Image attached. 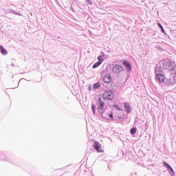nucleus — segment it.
Masks as SVG:
<instances>
[{"label": "nucleus", "instance_id": "obj_1", "mask_svg": "<svg viewBox=\"0 0 176 176\" xmlns=\"http://www.w3.org/2000/svg\"><path fill=\"white\" fill-rule=\"evenodd\" d=\"M102 98L111 101L115 98V94L111 91H105L102 94Z\"/></svg>", "mask_w": 176, "mask_h": 176}, {"label": "nucleus", "instance_id": "obj_2", "mask_svg": "<svg viewBox=\"0 0 176 176\" xmlns=\"http://www.w3.org/2000/svg\"><path fill=\"white\" fill-rule=\"evenodd\" d=\"M94 148L98 153H104V149H102L101 144L100 142L95 141L94 143Z\"/></svg>", "mask_w": 176, "mask_h": 176}, {"label": "nucleus", "instance_id": "obj_3", "mask_svg": "<svg viewBox=\"0 0 176 176\" xmlns=\"http://www.w3.org/2000/svg\"><path fill=\"white\" fill-rule=\"evenodd\" d=\"M104 107H105V102L102 101V98H100L98 99V110L102 111V109H104Z\"/></svg>", "mask_w": 176, "mask_h": 176}, {"label": "nucleus", "instance_id": "obj_4", "mask_svg": "<svg viewBox=\"0 0 176 176\" xmlns=\"http://www.w3.org/2000/svg\"><path fill=\"white\" fill-rule=\"evenodd\" d=\"M113 71H115L116 72H122V71H124V68L123 67V66L119 65H116L113 68Z\"/></svg>", "mask_w": 176, "mask_h": 176}, {"label": "nucleus", "instance_id": "obj_5", "mask_svg": "<svg viewBox=\"0 0 176 176\" xmlns=\"http://www.w3.org/2000/svg\"><path fill=\"white\" fill-rule=\"evenodd\" d=\"M112 80V78H111V74H107L103 78V82L104 83H109Z\"/></svg>", "mask_w": 176, "mask_h": 176}, {"label": "nucleus", "instance_id": "obj_6", "mask_svg": "<svg viewBox=\"0 0 176 176\" xmlns=\"http://www.w3.org/2000/svg\"><path fill=\"white\" fill-rule=\"evenodd\" d=\"M157 78L158 79L159 82H160L161 83H164L166 77L163 74H157Z\"/></svg>", "mask_w": 176, "mask_h": 176}, {"label": "nucleus", "instance_id": "obj_7", "mask_svg": "<svg viewBox=\"0 0 176 176\" xmlns=\"http://www.w3.org/2000/svg\"><path fill=\"white\" fill-rule=\"evenodd\" d=\"M123 65H124V67H126V68H127L129 69V71H131V64H130V63H129V61L124 60Z\"/></svg>", "mask_w": 176, "mask_h": 176}, {"label": "nucleus", "instance_id": "obj_8", "mask_svg": "<svg viewBox=\"0 0 176 176\" xmlns=\"http://www.w3.org/2000/svg\"><path fill=\"white\" fill-rule=\"evenodd\" d=\"M0 52L1 54H3V56L8 54V51H6V49L3 47V46L2 45H0Z\"/></svg>", "mask_w": 176, "mask_h": 176}, {"label": "nucleus", "instance_id": "obj_9", "mask_svg": "<svg viewBox=\"0 0 176 176\" xmlns=\"http://www.w3.org/2000/svg\"><path fill=\"white\" fill-rule=\"evenodd\" d=\"M124 105L126 112L129 113V112H130V109H131V107H130V104H129V103H124Z\"/></svg>", "mask_w": 176, "mask_h": 176}, {"label": "nucleus", "instance_id": "obj_10", "mask_svg": "<svg viewBox=\"0 0 176 176\" xmlns=\"http://www.w3.org/2000/svg\"><path fill=\"white\" fill-rule=\"evenodd\" d=\"M100 65H101V61H98L93 65L92 68H97L98 67H100Z\"/></svg>", "mask_w": 176, "mask_h": 176}, {"label": "nucleus", "instance_id": "obj_11", "mask_svg": "<svg viewBox=\"0 0 176 176\" xmlns=\"http://www.w3.org/2000/svg\"><path fill=\"white\" fill-rule=\"evenodd\" d=\"M156 72H163V67L162 66L157 67Z\"/></svg>", "mask_w": 176, "mask_h": 176}, {"label": "nucleus", "instance_id": "obj_12", "mask_svg": "<svg viewBox=\"0 0 176 176\" xmlns=\"http://www.w3.org/2000/svg\"><path fill=\"white\" fill-rule=\"evenodd\" d=\"M130 133L131 134H135V133H137V128H132L130 130Z\"/></svg>", "mask_w": 176, "mask_h": 176}, {"label": "nucleus", "instance_id": "obj_13", "mask_svg": "<svg viewBox=\"0 0 176 176\" xmlns=\"http://www.w3.org/2000/svg\"><path fill=\"white\" fill-rule=\"evenodd\" d=\"M98 61H100V63L102 64V60H104V56H99L98 57Z\"/></svg>", "mask_w": 176, "mask_h": 176}, {"label": "nucleus", "instance_id": "obj_14", "mask_svg": "<svg viewBox=\"0 0 176 176\" xmlns=\"http://www.w3.org/2000/svg\"><path fill=\"white\" fill-rule=\"evenodd\" d=\"M91 109H92V112H93L94 115H96V105L92 104Z\"/></svg>", "mask_w": 176, "mask_h": 176}, {"label": "nucleus", "instance_id": "obj_15", "mask_svg": "<svg viewBox=\"0 0 176 176\" xmlns=\"http://www.w3.org/2000/svg\"><path fill=\"white\" fill-rule=\"evenodd\" d=\"M157 25L162 30V32H163V34H164V32H166L164 31V29L163 28V26H162V25L160 23H157Z\"/></svg>", "mask_w": 176, "mask_h": 176}, {"label": "nucleus", "instance_id": "obj_16", "mask_svg": "<svg viewBox=\"0 0 176 176\" xmlns=\"http://www.w3.org/2000/svg\"><path fill=\"white\" fill-rule=\"evenodd\" d=\"M98 87H100V83H95V84L93 85V88H94V89H98Z\"/></svg>", "mask_w": 176, "mask_h": 176}, {"label": "nucleus", "instance_id": "obj_17", "mask_svg": "<svg viewBox=\"0 0 176 176\" xmlns=\"http://www.w3.org/2000/svg\"><path fill=\"white\" fill-rule=\"evenodd\" d=\"M176 84V76H173V85H175Z\"/></svg>", "mask_w": 176, "mask_h": 176}, {"label": "nucleus", "instance_id": "obj_18", "mask_svg": "<svg viewBox=\"0 0 176 176\" xmlns=\"http://www.w3.org/2000/svg\"><path fill=\"white\" fill-rule=\"evenodd\" d=\"M114 108H117L118 111H122V109L119 108V105H114Z\"/></svg>", "mask_w": 176, "mask_h": 176}, {"label": "nucleus", "instance_id": "obj_19", "mask_svg": "<svg viewBox=\"0 0 176 176\" xmlns=\"http://www.w3.org/2000/svg\"><path fill=\"white\" fill-rule=\"evenodd\" d=\"M166 168L171 170L172 171H174V170H173V168H171V166H170V165L167 166Z\"/></svg>", "mask_w": 176, "mask_h": 176}, {"label": "nucleus", "instance_id": "obj_20", "mask_svg": "<svg viewBox=\"0 0 176 176\" xmlns=\"http://www.w3.org/2000/svg\"><path fill=\"white\" fill-rule=\"evenodd\" d=\"M109 118H113V115L109 113L108 114Z\"/></svg>", "mask_w": 176, "mask_h": 176}, {"label": "nucleus", "instance_id": "obj_21", "mask_svg": "<svg viewBox=\"0 0 176 176\" xmlns=\"http://www.w3.org/2000/svg\"><path fill=\"white\" fill-rule=\"evenodd\" d=\"M164 166L167 168L168 164H167V162H164Z\"/></svg>", "mask_w": 176, "mask_h": 176}, {"label": "nucleus", "instance_id": "obj_22", "mask_svg": "<svg viewBox=\"0 0 176 176\" xmlns=\"http://www.w3.org/2000/svg\"><path fill=\"white\" fill-rule=\"evenodd\" d=\"M169 65H171V63H169Z\"/></svg>", "mask_w": 176, "mask_h": 176}, {"label": "nucleus", "instance_id": "obj_23", "mask_svg": "<svg viewBox=\"0 0 176 176\" xmlns=\"http://www.w3.org/2000/svg\"><path fill=\"white\" fill-rule=\"evenodd\" d=\"M101 112V113L102 114V111H100Z\"/></svg>", "mask_w": 176, "mask_h": 176}]
</instances>
